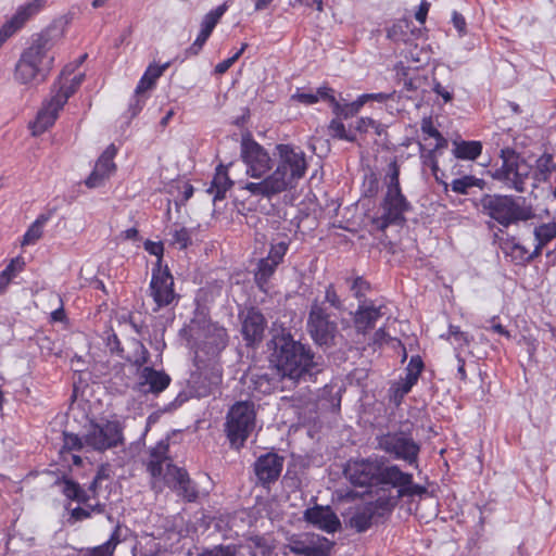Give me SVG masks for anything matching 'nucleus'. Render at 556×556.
<instances>
[{
	"label": "nucleus",
	"mask_w": 556,
	"mask_h": 556,
	"mask_svg": "<svg viewBox=\"0 0 556 556\" xmlns=\"http://www.w3.org/2000/svg\"><path fill=\"white\" fill-rule=\"evenodd\" d=\"M270 343V361L283 377L307 380L319 371V357L309 345L294 340L291 333L281 331L271 338Z\"/></svg>",
	"instance_id": "1"
},
{
	"label": "nucleus",
	"mask_w": 556,
	"mask_h": 556,
	"mask_svg": "<svg viewBox=\"0 0 556 556\" xmlns=\"http://www.w3.org/2000/svg\"><path fill=\"white\" fill-rule=\"evenodd\" d=\"M279 163L276 169L258 182H247L243 189L254 197L271 199L286 191L294 180L302 178L306 172L305 155L295 151L290 144H277Z\"/></svg>",
	"instance_id": "2"
},
{
	"label": "nucleus",
	"mask_w": 556,
	"mask_h": 556,
	"mask_svg": "<svg viewBox=\"0 0 556 556\" xmlns=\"http://www.w3.org/2000/svg\"><path fill=\"white\" fill-rule=\"evenodd\" d=\"M51 33L48 28L31 36L29 46L21 53L14 71V78L20 84H39L49 76L54 62L50 53L54 46Z\"/></svg>",
	"instance_id": "3"
},
{
	"label": "nucleus",
	"mask_w": 556,
	"mask_h": 556,
	"mask_svg": "<svg viewBox=\"0 0 556 556\" xmlns=\"http://www.w3.org/2000/svg\"><path fill=\"white\" fill-rule=\"evenodd\" d=\"M179 336L194 351L198 365L216 358L229 342L227 329L205 316L192 318L180 329Z\"/></svg>",
	"instance_id": "4"
},
{
	"label": "nucleus",
	"mask_w": 556,
	"mask_h": 556,
	"mask_svg": "<svg viewBox=\"0 0 556 556\" xmlns=\"http://www.w3.org/2000/svg\"><path fill=\"white\" fill-rule=\"evenodd\" d=\"M475 206L481 214L489 216L504 228L530 220L535 216L532 206L527 204L523 197L485 193L475 202Z\"/></svg>",
	"instance_id": "5"
},
{
	"label": "nucleus",
	"mask_w": 556,
	"mask_h": 556,
	"mask_svg": "<svg viewBox=\"0 0 556 556\" xmlns=\"http://www.w3.org/2000/svg\"><path fill=\"white\" fill-rule=\"evenodd\" d=\"M384 184L387 190L380 203L382 213L376 219L377 227L380 230H384L391 225H403L406 222L405 213L413 208L410 202L402 192L400 165L395 159L388 165Z\"/></svg>",
	"instance_id": "6"
},
{
	"label": "nucleus",
	"mask_w": 556,
	"mask_h": 556,
	"mask_svg": "<svg viewBox=\"0 0 556 556\" xmlns=\"http://www.w3.org/2000/svg\"><path fill=\"white\" fill-rule=\"evenodd\" d=\"M395 465H390L386 457L375 456L350 459L344 467L345 478L355 486L389 485L388 475Z\"/></svg>",
	"instance_id": "7"
},
{
	"label": "nucleus",
	"mask_w": 556,
	"mask_h": 556,
	"mask_svg": "<svg viewBox=\"0 0 556 556\" xmlns=\"http://www.w3.org/2000/svg\"><path fill=\"white\" fill-rule=\"evenodd\" d=\"M396 501L380 496L376 501L366 502L351 507L346 514L345 522L357 533L366 532L374 526L383 523L392 514Z\"/></svg>",
	"instance_id": "8"
},
{
	"label": "nucleus",
	"mask_w": 556,
	"mask_h": 556,
	"mask_svg": "<svg viewBox=\"0 0 556 556\" xmlns=\"http://www.w3.org/2000/svg\"><path fill=\"white\" fill-rule=\"evenodd\" d=\"M256 410L252 401H238L229 408L225 432L231 447L240 450L255 429Z\"/></svg>",
	"instance_id": "9"
},
{
	"label": "nucleus",
	"mask_w": 556,
	"mask_h": 556,
	"mask_svg": "<svg viewBox=\"0 0 556 556\" xmlns=\"http://www.w3.org/2000/svg\"><path fill=\"white\" fill-rule=\"evenodd\" d=\"M306 329L315 344L329 349L336 344L339 333L338 316L315 299L308 311Z\"/></svg>",
	"instance_id": "10"
},
{
	"label": "nucleus",
	"mask_w": 556,
	"mask_h": 556,
	"mask_svg": "<svg viewBox=\"0 0 556 556\" xmlns=\"http://www.w3.org/2000/svg\"><path fill=\"white\" fill-rule=\"evenodd\" d=\"M501 159L502 166L493 172L492 177L504 182L508 188L523 192L526 181L532 174V166L510 148L501 150Z\"/></svg>",
	"instance_id": "11"
},
{
	"label": "nucleus",
	"mask_w": 556,
	"mask_h": 556,
	"mask_svg": "<svg viewBox=\"0 0 556 556\" xmlns=\"http://www.w3.org/2000/svg\"><path fill=\"white\" fill-rule=\"evenodd\" d=\"M86 446L97 452H104L124 444V426L117 419L90 421L85 433Z\"/></svg>",
	"instance_id": "12"
},
{
	"label": "nucleus",
	"mask_w": 556,
	"mask_h": 556,
	"mask_svg": "<svg viewBox=\"0 0 556 556\" xmlns=\"http://www.w3.org/2000/svg\"><path fill=\"white\" fill-rule=\"evenodd\" d=\"M378 448L391 455L394 459L404 460L410 466H417L420 445L409 432L404 430L391 431L377 437Z\"/></svg>",
	"instance_id": "13"
},
{
	"label": "nucleus",
	"mask_w": 556,
	"mask_h": 556,
	"mask_svg": "<svg viewBox=\"0 0 556 556\" xmlns=\"http://www.w3.org/2000/svg\"><path fill=\"white\" fill-rule=\"evenodd\" d=\"M76 90L77 88L73 84L61 85L58 89L55 87L52 89L53 94L43 103L42 109L31 124L33 135H40L54 124L59 112Z\"/></svg>",
	"instance_id": "14"
},
{
	"label": "nucleus",
	"mask_w": 556,
	"mask_h": 556,
	"mask_svg": "<svg viewBox=\"0 0 556 556\" xmlns=\"http://www.w3.org/2000/svg\"><path fill=\"white\" fill-rule=\"evenodd\" d=\"M240 155L247 165V174L252 178H262L273 166L268 152L251 135L241 139Z\"/></svg>",
	"instance_id": "15"
},
{
	"label": "nucleus",
	"mask_w": 556,
	"mask_h": 556,
	"mask_svg": "<svg viewBox=\"0 0 556 556\" xmlns=\"http://www.w3.org/2000/svg\"><path fill=\"white\" fill-rule=\"evenodd\" d=\"M149 291L156 305L155 312L170 305L177 298L174 290V278L167 266L162 268L160 261L152 268Z\"/></svg>",
	"instance_id": "16"
},
{
	"label": "nucleus",
	"mask_w": 556,
	"mask_h": 556,
	"mask_svg": "<svg viewBox=\"0 0 556 556\" xmlns=\"http://www.w3.org/2000/svg\"><path fill=\"white\" fill-rule=\"evenodd\" d=\"M241 323V336L247 348L258 346L267 329V320L264 314L255 306L247 307L239 313Z\"/></svg>",
	"instance_id": "17"
},
{
	"label": "nucleus",
	"mask_w": 556,
	"mask_h": 556,
	"mask_svg": "<svg viewBox=\"0 0 556 556\" xmlns=\"http://www.w3.org/2000/svg\"><path fill=\"white\" fill-rule=\"evenodd\" d=\"M165 483L182 501L194 503L199 497L198 484L190 478L185 468L173 464H167V470L164 473Z\"/></svg>",
	"instance_id": "18"
},
{
	"label": "nucleus",
	"mask_w": 556,
	"mask_h": 556,
	"mask_svg": "<svg viewBox=\"0 0 556 556\" xmlns=\"http://www.w3.org/2000/svg\"><path fill=\"white\" fill-rule=\"evenodd\" d=\"M137 390L144 394L157 396L165 391L170 382V376L165 370H157L152 366H146L137 371Z\"/></svg>",
	"instance_id": "19"
},
{
	"label": "nucleus",
	"mask_w": 556,
	"mask_h": 556,
	"mask_svg": "<svg viewBox=\"0 0 556 556\" xmlns=\"http://www.w3.org/2000/svg\"><path fill=\"white\" fill-rule=\"evenodd\" d=\"M188 393L186 391L179 392L176 397L163 408V412H172L187 402L189 397L200 399L208 396L212 392V383L210 379L201 372H193L188 380Z\"/></svg>",
	"instance_id": "20"
},
{
	"label": "nucleus",
	"mask_w": 556,
	"mask_h": 556,
	"mask_svg": "<svg viewBox=\"0 0 556 556\" xmlns=\"http://www.w3.org/2000/svg\"><path fill=\"white\" fill-rule=\"evenodd\" d=\"M390 479V486L397 490L395 496L388 495L387 497L394 498L396 502L403 497L422 496L428 492L427 488L413 481V475L404 472L395 465L394 469L388 475Z\"/></svg>",
	"instance_id": "21"
},
{
	"label": "nucleus",
	"mask_w": 556,
	"mask_h": 556,
	"mask_svg": "<svg viewBox=\"0 0 556 556\" xmlns=\"http://www.w3.org/2000/svg\"><path fill=\"white\" fill-rule=\"evenodd\" d=\"M285 458L277 453H266L254 463V473L262 485L275 482L280 477Z\"/></svg>",
	"instance_id": "22"
},
{
	"label": "nucleus",
	"mask_w": 556,
	"mask_h": 556,
	"mask_svg": "<svg viewBox=\"0 0 556 556\" xmlns=\"http://www.w3.org/2000/svg\"><path fill=\"white\" fill-rule=\"evenodd\" d=\"M384 305H375L371 300H364L353 315V323L357 333L366 334L375 328L379 318L384 315Z\"/></svg>",
	"instance_id": "23"
},
{
	"label": "nucleus",
	"mask_w": 556,
	"mask_h": 556,
	"mask_svg": "<svg viewBox=\"0 0 556 556\" xmlns=\"http://www.w3.org/2000/svg\"><path fill=\"white\" fill-rule=\"evenodd\" d=\"M303 517L306 522L327 533H334L341 528V521L330 506L309 507Z\"/></svg>",
	"instance_id": "24"
},
{
	"label": "nucleus",
	"mask_w": 556,
	"mask_h": 556,
	"mask_svg": "<svg viewBox=\"0 0 556 556\" xmlns=\"http://www.w3.org/2000/svg\"><path fill=\"white\" fill-rule=\"evenodd\" d=\"M117 150L114 144H110L98 159L93 170L86 179V186L89 188H96L103 184V181L110 177L115 170L116 166L114 163V156Z\"/></svg>",
	"instance_id": "25"
},
{
	"label": "nucleus",
	"mask_w": 556,
	"mask_h": 556,
	"mask_svg": "<svg viewBox=\"0 0 556 556\" xmlns=\"http://www.w3.org/2000/svg\"><path fill=\"white\" fill-rule=\"evenodd\" d=\"M451 173H452V175L459 176V177L454 178L451 181V184H447L446 181L437 177L438 184L443 186L445 192L448 190V188H451V190L457 194L467 195V194H470V190L473 187H477L480 190H483L486 186V182L484 179L477 178L473 175L463 174L460 166H458V165L452 166Z\"/></svg>",
	"instance_id": "26"
},
{
	"label": "nucleus",
	"mask_w": 556,
	"mask_h": 556,
	"mask_svg": "<svg viewBox=\"0 0 556 556\" xmlns=\"http://www.w3.org/2000/svg\"><path fill=\"white\" fill-rule=\"evenodd\" d=\"M332 546V542L319 535L309 543L300 539H291L288 544L289 549L298 556H325L329 554Z\"/></svg>",
	"instance_id": "27"
},
{
	"label": "nucleus",
	"mask_w": 556,
	"mask_h": 556,
	"mask_svg": "<svg viewBox=\"0 0 556 556\" xmlns=\"http://www.w3.org/2000/svg\"><path fill=\"white\" fill-rule=\"evenodd\" d=\"M168 447L167 440H161L150 450V460L147 464V470L153 478L162 477L164 465L167 467V464H170L167 456Z\"/></svg>",
	"instance_id": "28"
},
{
	"label": "nucleus",
	"mask_w": 556,
	"mask_h": 556,
	"mask_svg": "<svg viewBox=\"0 0 556 556\" xmlns=\"http://www.w3.org/2000/svg\"><path fill=\"white\" fill-rule=\"evenodd\" d=\"M233 186V181L228 175V166L219 164L216 167L214 177L207 192L213 195V201L217 202L226 198L227 191Z\"/></svg>",
	"instance_id": "29"
},
{
	"label": "nucleus",
	"mask_w": 556,
	"mask_h": 556,
	"mask_svg": "<svg viewBox=\"0 0 556 556\" xmlns=\"http://www.w3.org/2000/svg\"><path fill=\"white\" fill-rule=\"evenodd\" d=\"M452 154L457 160L475 161L482 153V143L478 140H464L456 138L452 141Z\"/></svg>",
	"instance_id": "30"
},
{
	"label": "nucleus",
	"mask_w": 556,
	"mask_h": 556,
	"mask_svg": "<svg viewBox=\"0 0 556 556\" xmlns=\"http://www.w3.org/2000/svg\"><path fill=\"white\" fill-rule=\"evenodd\" d=\"M47 4V0H31L21 5L9 22L20 30L27 21L37 15Z\"/></svg>",
	"instance_id": "31"
},
{
	"label": "nucleus",
	"mask_w": 556,
	"mask_h": 556,
	"mask_svg": "<svg viewBox=\"0 0 556 556\" xmlns=\"http://www.w3.org/2000/svg\"><path fill=\"white\" fill-rule=\"evenodd\" d=\"M424 367V362L419 355H414L410 357L408 365L406 367L405 378L402 379L397 389V391H400L402 395L407 394L412 390V388L417 383Z\"/></svg>",
	"instance_id": "32"
},
{
	"label": "nucleus",
	"mask_w": 556,
	"mask_h": 556,
	"mask_svg": "<svg viewBox=\"0 0 556 556\" xmlns=\"http://www.w3.org/2000/svg\"><path fill=\"white\" fill-rule=\"evenodd\" d=\"M170 63L166 62L162 65L150 64L142 77L140 78L136 92L147 93L148 90H151L155 87L156 80L163 75V73L169 67Z\"/></svg>",
	"instance_id": "33"
},
{
	"label": "nucleus",
	"mask_w": 556,
	"mask_h": 556,
	"mask_svg": "<svg viewBox=\"0 0 556 556\" xmlns=\"http://www.w3.org/2000/svg\"><path fill=\"white\" fill-rule=\"evenodd\" d=\"M324 94L330 98L329 105L332 113L336 116L342 117L344 119L355 116L364 105V101L362 100L361 96L353 102L342 103L341 101L337 100L334 93L330 96L325 92Z\"/></svg>",
	"instance_id": "34"
},
{
	"label": "nucleus",
	"mask_w": 556,
	"mask_h": 556,
	"mask_svg": "<svg viewBox=\"0 0 556 556\" xmlns=\"http://www.w3.org/2000/svg\"><path fill=\"white\" fill-rule=\"evenodd\" d=\"M325 92L327 94L332 96L334 93V90L327 85L318 87L315 92H306L302 91L301 89H296L295 93L291 96V99L305 105L315 104L320 100L330 103V98L326 97L324 94Z\"/></svg>",
	"instance_id": "35"
},
{
	"label": "nucleus",
	"mask_w": 556,
	"mask_h": 556,
	"mask_svg": "<svg viewBox=\"0 0 556 556\" xmlns=\"http://www.w3.org/2000/svg\"><path fill=\"white\" fill-rule=\"evenodd\" d=\"M84 507L77 506L70 511V523L79 522L91 518L93 515H103L106 513V504L102 502H96L94 504H84Z\"/></svg>",
	"instance_id": "36"
},
{
	"label": "nucleus",
	"mask_w": 556,
	"mask_h": 556,
	"mask_svg": "<svg viewBox=\"0 0 556 556\" xmlns=\"http://www.w3.org/2000/svg\"><path fill=\"white\" fill-rule=\"evenodd\" d=\"M277 267L278 265H276L275 262H269L265 258H261L258 261L254 270V281L261 291L267 292L269 280L275 274Z\"/></svg>",
	"instance_id": "37"
},
{
	"label": "nucleus",
	"mask_w": 556,
	"mask_h": 556,
	"mask_svg": "<svg viewBox=\"0 0 556 556\" xmlns=\"http://www.w3.org/2000/svg\"><path fill=\"white\" fill-rule=\"evenodd\" d=\"M51 216H52L51 212L40 214L36 218V220L34 223H31V225L28 227V229L24 233L23 240L21 242L22 245H30V244L36 243L42 237L43 228H45L46 224L49 222V219L51 218Z\"/></svg>",
	"instance_id": "38"
},
{
	"label": "nucleus",
	"mask_w": 556,
	"mask_h": 556,
	"mask_svg": "<svg viewBox=\"0 0 556 556\" xmlns=\"http://www.w3.org/2000/svg\"><path fill=\"white\" fill-rule=\"evenodd\" d=\"M121 542V526H116L109 540L103 544L88 549L81 556H113L117 544Z\"/></svg>",
	"instance_id": "39"
},
{
	"label": "nucleus",
	"mask_w": 556,
	"mask_h": 556,
	"mask_svg": "<svg viewBox=\"0 0 556 556\" xmlns=\"http://www.w3.org/2000/svg\"><path fill=\"white\" fill-rule=\"evenodd\" d=\"M502 250L504 254L509 256L511 261L517 265H525L530 263L528 249L520 243L515 242L514 239L506 240L502 245Z\"/></svg>",
	"instance_id": "40"
},
{
	"label": "nucleus",
	"mask_w": 556,
	"mask_h": 556,
	"mask_svg": "<svg viewBox=\"0 0 556 556\" xmlns=\"http://www.w3.org/2000/svg\"><path fill=\"white\" fill-rule=\"evenodd\" d=\"M25 267V262L22 257L17 256L12 258L5 268L0 271V294H3L14 277L21 273Z\"/></svg>",
	"instance_id": "41"
},
{
	"label": "nucleus",
	"mask_w": 556,
	"mask_h": 556,
	"mask_svg": "<svg viewBox=\"0 0 556 556\" xmlns=\"http://www.w3.org/2000/svg\"><path fill=\"white\" fill-rule=\"evenodd\" d=\"M228 5L225 2L206 13L202 20L200 31L206 36H211L212 31L214 30L222 16L226 13Z\"/></svg>",
	"instance_id": "42"
},
{
	"label": "nucleus",
	"mask_w": 556,
	"mask_h": 556,
	"mask_svg": "<svg viewBox=\"0 0 556 556\" xmlns=\"http://www.w3.org/2000/svg\"><path fill=\"white\" fill-rule=\"evenodd\" d=\"M341 118L342 117L336 116L334 118H332L330 121V123L328 125V132H329V135L333 139H339V140H345V141H349V142H354L356 140V135L353 131L348 130L345 128V125L343 124Z\"/></svg>",
	"instance_id": "43"
},
{
	"label": "nucleus",
	"mask_w": 556,
	"mask_h": 556,
	"mask_svg": "<svg viewBox=\"0 0 556 556\" xmlns=\"http://www.w3.org/2000/svg\"><path fill=\"white\" fill-rule=\"evenodd\" d=\"M253 389L262 394L271 393L277 387V380L274 376L263 372L252 376Z\"/></svg>",
	"instance_id": "44"
},
{
	"label": "nucleus",
	"mask_w": 556,
	"mask_h": 556,
	"mask_svg": "<svg viewBox=\"0 0 556 556\" xmlns=\"http://www.w3.org/2000/svg\"><path fill=\"white\" fill-rule=\"evenodd\" d=\"M169 242L179 250H185L191 244V231L186 227L174 225L168 231Z\"/></svg>",
	"instance_id": "45"
},
{
	"label": "nucleus",
	"mask_w": 556,
	"mask_h": 556,
	"mask_svg": "<svg viewBox=\"0 0 556 556\" xmlns=\"http://www.w3.org/2000/svg\"><path fill=\"white\" fill-rule=\"evenodd\" d=\"M535 178L538 180H546L549 175L556 170V163L551 153H544L536 160Z\"/></svg>",
	"instance_id": "46"
},
{
	"label": "nucleus",
	"mask_w": 556,
	"mask_h": 556,
	"mask_svg": "<svg viewBox=\"0 0 556 556\" xmlns=\"http://www.w3.org/2000/svg\"><path fill=\"white\" fill-rule=\"evenodd\" d=\"M135 351L131 356L125 357V359L130 363L132 366L137 367V371L141 368L146 367L149 359L150 353L148 349L143 345L142 342L135 340L134 341Z\"/></svg>",
	"instance_id": "47"
},
{
	"label": "nucleus",
	"mask_w": 556,
	"mask_h": 556,
	"mask_svg": "<svg viewBox=\"0 0 556 556\" xmlns=\"http://www.w3.org/2000/svg\"><path fill=\"white\" fill-rule=\"evenodd\" d=\"M345 281L350 285V290L358 303L366 300V293L370 290V283L362 276L354 278H345Z\"/></svg>",
	"instance_id": "48"
},
{
	"label": "nucleus",
	"mask_w": 556,
	"mask_h": 556,
	"mask_svg": "<svg viewBox=\"0 0 556 556\" xmlns=\"http://www.w3.org/2000/svg\"><path fill=\"white\" fill-rule=\"evenodd\" d=\"M56 485H62V494L70 501H75L78 497L80 484L66 476L58 478L54 482Z\"/></svg>",
	"instance_id": "49"
},
{
	"label": "nucleus",
	"mask_w": 556,
	"mask_h": 556,
	"mask_svg": "<svg viewBox=\"0 0 556 556\" xmlns=\"http://www.w3.org/2000/svg\"><path fill=\"white\" fill-rule=\"evenodd\" d=\"M534 237L536 242L547 244L556 238V222L542 224L534 228Z\"/></svg>",
	"instance_id": "50"
},
{
	"label": "nucleus",
	"mask_w": 556,
	"mask_h": 556,
	"mask_svg": "<svg viewBox=\"0 0 556 556\" xmlns=\"http://www.w3.org/2000/svg\"><path fill=\"white\" fill-rule=\"evenodd\" d=\"M63 446L61 452H72V451H80L85 443V437L80 438L78 434L63 431Z\"/></svg>",
	"instance_id": "51"
},
{
	"label": "nucleus",
	"mask_w": 556,
	"mask_h": 556,
	"mask_svg": "<svg viewBox=\"0 0 556 556\" xmlns=\"http://www.w3.org/2000/svg\"><path fill=\"white\" fill-rule=\"evenodd\" d=\"M319 303H324L325 306H327V304L337 309V311H342L343 309V302L341 301L339 294L337 293V290L334 288V286L332 283H329L327 287H326V290H325V298L323 301H319Z\"/></svg>",
	"instance_id": "52"
},
{
	"label": "nucleus",
	"mask_w": 556,
	"mask_h": 556,
	"mask_svg": "<svg viewBox=\"0 0 556 556\" xmlns=\"http://www.w3.org/2000/svg\"><path fill=\"white\" fill-rule=\"evenodd\" d=\"M289 248V243L286 241H280L278 243L271 244L268 255L264 257L269 262H275L276 265H279Z\"/></svg>",
	"instance_id": "53"
},
{
	"label": "nucleus",
	"mask_w": 556,
	"mask_h": 556,
	"mask_svg": "<svg viewBox=\"0 0 556 556\" xmlns=\"http://www.w3.org/2000/svg\"><path fill=\"white\" fill-rule=\"evenodd\" d=\"M419 149L421 151V159H422L424 165L429 166L431 168L432 174L434 175L435 178L439 177L437 175V173L439 170V163H438L434 150H429V151L425 152V147L421 143H419Z\"/></svg>",
	"instance_id": "54"
},
{
	"label": "nucleus",
	"mask_w": 556,
	"mask_h": 556,
	"mask_svg": "<svg viewBox=\"0 0 556 556\" xmlns=\"http://www.w3.org/2000/svg\"><path fill=\"white\" fill-rule=\"evenodd\" d=\"M248 48V43H242L241 48L230 58L219 62L215 66V73L216 74H224L226 73L232 64L241 56V54L244 52V50Z\"/></svg>",
	"instance_id": "55"
},
{
	"label": "nucleus",
	"mask_w": 556,
	"mask_h": 556,
	"mask_svg": "<svg viewBox=\"0 0 556 556\" xmlns=\"http://www.w3.org/2000/svg\"><path fill=\"white\" fill-rule=\"evenodd\" d=\"M148 99V96L146 93L138 94L136 91L130 99L128 111L130 112V116L135 117L137 116L141 110L143 109L146 104V100Z\"/></svg>",
	"instance_id": "56"
},
{
	"label": "nucleus",
	"mask_w": 556,
	"mask_h": 556,
	"mask_svg": "<svg viewBox=\"0 0 556 556\" xmlns=\"http://www.w3.org/2000/svg\"><path fill=\"white\" fill-rule=\"evenodd\" d=\"M200 556H236V547L232 545H218L205 549Z\"/></svg>",
	"instance_id": "57"
},
{
	"label": "nucleus",
	"mask_w": 556,
	"mask_h": 556,
	"mask_svg": "<svg viewBox=\"0 0 556 556\" xmlns=\"http://www.w3.org/2000/svg\"><path fill=\"white\" fill-rule=\"evenodd\" d=\"M448 333L456 342L459 343L460 346L469 345L472 340V337L467 332L462 331L458 326L450 325Z\"/></svg>",
	"instance_id": "58"
},
{
	"label": "nucleus",
	"mask_w": 556,
	"mask_h": 556,
	"mask_svg": "<svg viewBox=\"0 0 556 556\" xmlns=\"http://www.w3.org/2000/svg\"><path fill=\"white\" fill-rule=\"evenodd\" d=\"M404 26L406 28L408 27V24L405 21L394 24L388 29V37L394 41H406V33L403 30Z\"/></svg>",
	"instance_id": "59"
},
{
	"label": "nucleus",
	"mask_w": 556,
	"mask_h": 556,
	"mask_svg": "<svg viewBox=\"0 0 556 556\" xmlns=\"http://www.w3.org/2000/svg\"><path fill=\"white\" fill-rule=\"evenodd\" d=\"M106 348L110 350L112 354H116L119 357H124L123 352L124 349L116 333H109L106 337Z\"/></svg>",
	"instance_id": "60"
},
{
	"label": "nucleus",
	"mask_w": 556,
	"mask_h": 556,
	"mask_svg": "<svg viewBox=\"0 0 556 556\" xmlns=\"http://www.w3.org/2000/svg\"><path fill=\"white\" fill-rule=\"evenodd\" d=\"M210 36H206L202 31L199 33L194 42L187 49L186 53L188 55H197L202 50L203 46L207 41Z\"/></svg>",
	"instance_id": "61"
},
{
	"label": "nucleus",
	"mask_w": 556,
	"mask_h": 556,
	"mask_svg": "<svg viewBox=\"0 0 556 556\" xmlns=\"http://www.w3.org/2000/svg\"><path fill=\"white\" fill-rule=\"evenodd\" d=\"M378 124L370 117H361L355 125V130L359 132H367L369 128H378ZM376 132L380 135V131L376 129Z\"/></svg>",
	"instance_id": "62"
},
{
	"label": "nucleus",
	"mask_w": 556,
	"mask_h": 556,
	"mask_svg": "<svg viewBox=\"0 0 556 556\" xmlns=\"http://www.w3.org/2000/svg\"><path fill=\"white\" fill-rule=\"evenodd\" d=\"M421 131L432 138H435L440 134V131L434 127L431 117L422 118Z\"/></svg>",
	"instance_id": "63"
},
{
	"label": "nucleus",
	"mask_w": 556,
	"mask_h": 556,
	"mask_svg": "<svg viewBox=\"0 0 556 556\" xmlns=\"http://www.w3.org/2000/svg\"><path fill=\"white\" fill-rule=\"evenodd\" d=\"M16 31V27H14L9 21L4 23L0 28V47Z\"/></svg>",
	"instance_id": "64"
}]
</instances>
